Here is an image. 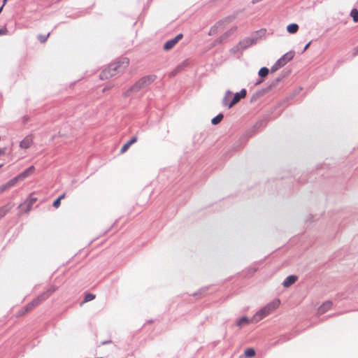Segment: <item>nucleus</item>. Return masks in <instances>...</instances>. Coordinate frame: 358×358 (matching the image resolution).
<instances>
[{"instance_id": "nucleus-48", "label": "nucleus", "mask_w": 358, "mask_h": 358, "mask_svg": "<svg viewBox=\"0 0 358 358\" xmlns=\"http://www.w3.org/2000/svg\"><path fill=\"white\" fill-rule=\"evenodd\" d=\"M357 48H358V46H357Z\"/></svg>"}, {"instance_id": "nucleus-41", "label": "nucleus", "mask_w": 358, "mask_h": 358, "mask_svg": "<svg viewBox=\"0 0 358 358\" xmlns=\"http://www.w3.org/2000/svg\"><path fill=\"white\" fill-rule=\"evenodd\" d=\"M65 195H66L65 193H64L62 195H60L57 199L61 201L62 199H63L65 197Z\"/></svg>"}, {"instance_id": "nucleus-5", "label": "nucleus", "mask_w": 358, "mask_h": 358, "mask_svg": "<svg viewBox=\"0 0 358 358\" xmlns=\"http://www.w3.org/2000/svg\"><path fill=\"white\" fill-rule=\"evenodd\" d=\"M57 290V287L55 285H50L46 291L41 293L40 295H38L36 298L33 299L31 301V306H38L40 304L42 301L47 299L53 292H55Z\"/></svg>"}, {"instance_id": "nucleus-25", "label": "nucleus", "mask_w": 358, "mask_h": 358, "mask_svg": "<svg viewBox=\"0 0 358 358\" xmlns=\"http://www.w3.org/2000/svg\"><path fill=\"white\" fill-rule=\"evenodd\" d=\"M223 117H224L223 114L219 113L218 115H217L215 117H214L211 120V124L213 125H216V124H219L222 120Z\"/></svg>"}, {"instance_id": "nucleus-17", "label": "nucleus", "mask_w": 358, "mask_h": 358, "mask_svg": "<svg viewBox=\"0 0 358 358\" xmlns=\"http://www.w3.org/2000/svg\"><path fill=\"white\" fill-rule=\"evenodd\" d=\"M332 306V302L330 301H327L323 303L318 308V313L322 314L327 312L328 310L331 308Z\"/></svg>"}, {"instance_id": "nucleus-22", "label": "nucleus", "mask_w": 358, "mask_h": 358, "mask_svg": "<svg viewBox=\"0 0 358 358\" xmlns=\"http://www.w3.org/2000/svg\"><path fill=\"white\" fill-rule=\"evenodd\" d=\"M233 95L232 92L230 90H227L225 92L224 96L222 99V105L224 106H227L229 104V99Z\"/></svg>"}, {"instance_id": "nucleus-36", "label": "nucleus", "mask_w": 358, "mask_h": 358, "mask_svg": "<svg viewBox=\"0 0 358 358\" xmlns=\"http://www.w3.org/2000/svg\"><path fill=\"white\" fill-rule=\"evenodd\" d=\"M8 33V29L6 27L0 29V36L6 35Z\"/></svg>"}, {"instance_id": "nucleus-24", "label": "nucleus", "mask_w": 358, "mask_h": 358, "mask_svg": "<svg viewBox=\"0 0 358 358\" xmlns=\"http://www.w3.org/2000/svg\"><path fill=\"white\" fill-rule=\"evenodd\" d=\"M31 302L29 303L25 307L22 308L20 310L18 311V315L21 316L25 314L26 313L32 310L33 308H34L36 306H31Z\"/></svg>"}, {"instance_id": "nucleus-8", "label": "nucleus", "mask_w": 358, "mask_h": 358, "mask_svg": "<svg viewBox=\"0 0 358 358\" xmlns=\"http://www.w3.org/2000/svg\"><path fill=\"white\" fill-rule=\"evenodd\" d=\"M230 22L229 18H225L222 20L218 21L214 26H213L208 32L209 36L214 35L217 33V31L220 29H222L224 28L226 24H227Z\"/></svg>"}, {"instance_id": "nucleus-45", "label": "nucleus", "mask_w": 358, "mask_h": 358, "mask_svg": "<svg viewBox=\"0 0 358 358\" xmlns=\"http://www.w3.org/2000/svg\"><path fill=\"white\" fill-rule=\"evenodd\" d=\"M3 5H2V6L0 7V13H1L2 10H3Z\"/></svg>"}, {"instance_id": "nucleus-15", "label": "nucleus", "mask_w": 358, "mask_h": 358, "mask_svg": "<svg viewBox=\"0 0 358 358\" xmlns=\"http://www.w3.org/2000/svg\"><path fill=\"white\" fill-rule=\"evenodd\" d=\"M295 55V52L293 50L289 51L288 52L283 55L280 59L284 63L285 65L288 62L292 60Z\"/></svg>"}, {"instance_id": "nucleus-2", "label": "nucleus", "mask_w": 358, "mask_h": 358, "mask_svg": "<svg viewBox=\"0 0 358 358\" xmlns=\"http://www.w3.org/2000/svg\"><path fill=\"white\" fill-rule=\"evenodd\" d=\"M157 76L155 75H148L142 77L134 85L129 87V89L125 92V96H129L133 93H136L141 90L150 85L155 80Z\"/></svg>"}, {"instance_id": "nucleus-11", "label": "nucleus", "mask_w": 358, "mask_h": 358, "mask_svg": "<svg viewBox=\"0 0 358 358\" xmlns=\"http://www.w3.org/2000/svg\"><path fill=\"white\" fill-rule=\"evenodd\" d=\"M17 181L19 180H17V178H16V176L9 180L7 182L0 186V193H2L7 190L8 189L13 187L17 183Z\"/></svg>"}, {"instance_id": "nucleus-20", "label": "nucleus", "mask_w": 358, "mask_h": 358, "mask_svg": "<svg viewBox=\"0 0 358 358\" xmlns=\"http://www.w3.org/2000/svg\"><path fill=\"white\" fill-rule=\"evenodd\" d=\"M250 320L247 316H243L239 320H238L236 322V324L239 328H241L243 325L245 324H249Z\"/></svg>"}, {"instance_id": "nucleus-7", "label": "nucleus", "mask_w": 358, "mask_h": 358, "mask_svg": "<svg viewBox=\"0 0 358 358\" xmlns=\"http://www.w3.org/2000/svg\"><path fill=\"white\" fill-rule=\"evenodd\" d=\"M37 201V198L34 197L33 194H31L29 197L19 205L18 208H21L24 213H28L31 210V206Z\"/></svg>"}, {"instance_id": "nucleus-46", "label": "nucleus", "mask_w": 358, "mask_h": 358, "mask_svg": "<svg viewBox=\"0 0 358 358\" xmlns=\"http://www.w3.org/2000/svg\"><path fill=\"white\" fill-rule=\"evenodd\" d=\"M7 0H3V5L4 6L5 3H6Z\"/></svg>"}, {"instance_id": "nucleus-1", "label": "nucleus", "mask_w": 358, "mask_h": 358, "mask_svg": "<svg viewBox=\"0 0 358 358\" xmlns=\"http://www.w3.org/2000/svg\"><path fill=\"white\" fill-rule=\"evenodd\" d=\"M129 59L127 57H121L115 62L110 64L100 74L101 80H107L118 73L123 72L129 66Z\"/></svg>"}, {"instance_id": "nucleus-10", "label": "nucleus", "mask_w": 358, "mask_h": 358, "mask_svg": "<svg viewBox=\"0 0 358 358\" xmlns=\"http://www.w3.org/2000/svg\"><path fill=\"white\" fill-rule=\"evenodd\" d=\"M236 29H237L236 27H234L231 28L230 29H229L228 31H227L226 32H224L222 36H220L215 40L216 43H222L224 41H225L229 36H231L236 31Z\"/></svg>"}, {"instance_id": "nucleus-42", "label": "nucleus", "mask_w": 358, "mask_h": 358, "mask_svg": "<svg viewBox=\"0 0 358 358\" xmlns=\"http://www.w3.org/2000/svg\"><path fill=\"white\" fill-rule=\"evenodd\" d=\"M112 341L110 340L109 341H103L101 343V345H106V344H108V343H110Z\"/></svg>"}, {"instance_id": "nucleus-16", "label": "nucleus", "mask_w": 358, "mask_h": 358, "mask_svg": "<svg viewBox=\"0 0 358 358\" xmlns=\"http://www.w3.org/2000/svg\"><path fill=\"white\" fill-rule=\"evenodd\" d=\"M138 140V138L137 136H133L129 141H128L121 148L120 150V152L121 153H124L132 145L134 144V143H136Z\"/></svg>"}, {"instance_id": "nucleus-27", "label": "nucleus", "mask_w": 358, "mask_h": 358, "mask_svg": "<svg viewBox=\"0 0 358 358\" xmlns=\"http://www.w3.org/2000/svg\"><path fill=\"white\" fill-rule=\"evenodd\" d=\"M283 76L282 77H277L275 78L274 80H273L271 83L269 84L268 88V89H271V88H273V87H275L278 85V84L281 81V80L282 79Z\"/></svg>"}, {"instance_id": "nucleus-40", "label": "nucleus", "mask_w": 358, "mask_h": 358, "mask_svg": "<svg viewBox=\"0 0 358 358\" xmlns=\"http://www.w3.org/2000/svg\"><path fill=\"white\" fill-rule=\"evenodd\" d=\"M310 43H311V41L308 42V43L305 45V47L303 48V50L302 52H305V51H306V50L309 48V46H310Z\"/></svg>"}, {"instance_id": "nucleus-18", "label": "nucleus", "mask_w": 358, "mask_h": 358, "mask_svg": "<svg viewBox=\"0 0 358 358\" xmlns=\"http://www.w3.org/2000/svg\"><path fill=\"white\" fill-rule=\"evenodd\" d=\"M266 32V29H260L259 30L255 31L252 34V38H256V43H257L259 38H261L262 36H264L265 35Z\"/></svg>"}, {"instance_id": "nucleus-14", "label": "nucleus", "mask_w": 358, "mask_h": 358, "mask_svg": "<svg viewBox=\"0 0 358 358\" xmlns=\"http://www.w3.org/2000/svg\"><path fill=\"white\" fill-rule=\"evenodd\" d=\"M33 143L32 138L30 136H27L20 143V147L21 148L27 149L29 148Z\"/></svg>"}, {"instance_id": "nucleus-12", "label": "nucleus", "mask_w": 358, "mask_h": 358, "mask_svg": "<svg viewBox=\"0 0 358 358\" xmlns=\"http://www.w3.org/2000/svg\"><path fill=\"white\" fill-rule=\"evenodd\" d=\"M34 170H35L34 166H31L28 167L27 169H26L25 170H24L20 174H18L16 176V178H17L18 180L24 179L27 176H29L31 173H32L34 171Z\"/></svg>"}, {"instance_id": "nucleus-13", "label": "nucleus", "mask_w": 358, "mask_h": 358, "mask_svg": "<svg viewBox=\"0 0 358 358\" xmlns=\"http://www.w3.org/2000/svg\"><path fill=\"white\" fill-rule=\"evenodd\" d=\"M298 277L295 275H290L287 276L283 281L282 285L285 287H289L297 280Z\"/></svg>"}, {"instance_id": "nucleus-34", "label": "nucleus", "mask_w": 358, "mask_h": 358, "mask_svg": "<svg viewBox=\"0 0 358 358\" xmlns=\"http://www.w3.org/2000/svg\"><path fill=\"white\" fill-rule=\"evenodd\" d=\"M49 36L50 33H48L47 35L40 34L38 36V39L40 41L41 43H45L47 41Z\"/></svg>"}, {"instance_id": "nucleus-19", "label": "nucleus", "mask_w": 358, "mask_h": 358, "mask_svg": "<svg viewBox=\"0 0 358 358\" xmlns=\"http://www.w3.org/2000/svg\"><path fill=\"white\" fill-rule=\"evenodd\" d=\"M177 44V43L176 42V41L172 38L171 40H169L167 41L164 44V46H163V49L166 51H168V50H170L171 49H172Z\"/></svg>"}, {"instance_id": "nucleus-43", "label": "nucleus", "mask_w": 358, "mask_h": 358, "mask_svg": "<svg viewBox=\"0 0 358 358\" xmlns=\"http://www.w3.org/2000/svg\"><path fill=\"white\" fill-rule=\"evenodd\" d=\"M262 1V0H252V3L253 4H255V3H259V2Z\"/></svg>"}, {"instance_id": "nucleus-39", "label": "nucleus", "mask_w": 358, "mask_h": 358, "mask_svg": "<svg viewBox=\"0 0 358 358\" xmlns=\"http://www.w3.org/2000/svg\"><path fill=\"white\" fill-rule=\"evenodd\" d=\"M6 148H0V155H3L6 154Z\"/></svg>"}, {"instance_id": "nucleus-35", "label": "nucleus", "mask_w": 358, "mask_h": 358, "mask_svg": "<svg viewBox=\"0 0 358 358\" xmlns=\"http://www.w3.org/2000/svg\"><path fill=\"white\" fill-rule=\"evenodd\" d=\"M60 203L61 201L59 200L58 199H56L52 203V206L57 208L60 206Z\"/></svg>"}, {"instance_id": "nucleus-44", "label": "nucleus", "mask_w": 358, "mask_h": 358, "mask_svg": "<svg viewBox=\"0 0 358 358\" xmlns=\"http://www.w3.org/2000/svg\"><path fill=\"white\" fill-rule=\"evenodd\" d=\"M262 82V80H257L255 83L256 85L260 84Z\"/></svg>"}, {"instance_id": "nucleus-4", "label": "nucleus", "mask_w": 358, "mask_h": 358, "mask_svg": "<svg viewBox=\"0 0 358 358\" xmlns=\"http://www.w3.org/2000/svg\"><path fill=\"white\" fill-rule=\"evenodd\" d=\"M256 44V38H252V36L250 37H246L239 41V43L234 47H233L230 52L232 54H236L237 52H242L249 47L252 46V45Z\"/></svg>"}, {"instance_id": "nucleus-9", "label": "nucleus", "mask_w": 358, "mask_h": 358, "mask_svg": "<svg viewBox=\"0 0 358 358\" xmlns=\"http://www.w3.org/2000/svg\"><path fill=\"white\" fill-rule=\"evenodd\" d=\"M247 91L245 89H242L239 92H236L233 95V98L228 105V108H231L233 106L236 104L241 99L246 96Z\"/></svg>"}, {"instance_id": "nucleus-47", "label": "nucleus", "mask_w": 358, "mask_h": 358, "mask_svg": "<svg viewBox=\"0 0 358 358\" xmlns=\"http://www.w3.org/2000/svg\"><path fill=\"white\" fill-rule=\"evenodd\" d=\"M3 166V164H0V168H1Z\"/></svg>"}, {"instance_id": "nucleus-30", "label": "nucleus", "mask_w": 358, "mask_h": 358, "mask_svg": "<svg viewBox=\"0 0 358 358\" xmlns=\"http://www.w3.org/2000/svg\"><path fill=\"white\" fill-rule=\"evenodd\" d=\"M350 16L352 17L355 22H358V10L356 8L352 9L350 12Z\"/></svg>"}, {"instance_id": "nucleus-28", "label": "nucleus", "mask_w": 358, "mask_h": 358, "mask_svg": "<svg viewBox=\"0 0 358 358\" xmlns=\"http://www.w3.org/2000/svg\"><path fill=\"white\" fill-rule=\"evenodd\" d=\"M268 69L267 67L264 66L259 69L258 75L262 78H264L268 74Z\"/></svg>"}, {"instance_id": "nucleus-37", "label": "nucleus", "mask_w": 358, "mask_h": 358, "mask_svg": "<svg viewBox=\"0 0 358 358\" xmlns=\"http://www.w3.org/2000/svg\"><path fill=\"white\" fill-rule=\"evenodd\" d=\"M183 37L182 34H178L173 39L176 41V43H178L180 39H182Z\"/></svg>"}, {"instance_id": "nucleus-23", "label": "nucleus", "mask_w": 358, "mask_h": 358, "mask_svg": "<svg viewBox=\"0 0 358 358\" xmlns=\"http://www.w3.org/2000/svg\"><path fill=\"white\" fill-rule=\"evenodd\" d=\"M283 66H285L284 63L280 59H278L275 62V64L271 67V72L273 73L278 70L280 68L282 67Z\"/></svg>"}, {"instance_id": "nucleus-31", "label": "nucleus", "mask_w": 358, "mask_h": 358, "mask_svg": "<svg viewBox=\"0 0 358 358\" xmlns=\"http://www.w3.org/2000/svg\"><path fill=\"white\" fill-rule=\"evenodd\" d=\"M188 62L187 60H185L183 61L182 63H180V64H178L175 69H176V71L179 72L182 71V69L186 67L187 65H188Z\"/></svg>"}, {"instance_id": "nucleus-38", "label": "nucleus", "mask_w": 358, "mask_h": 358, "mask_svg": "<svg viewBox=\"0 0 358 358\" xmlns=\"http://www.w3.org/2000/svg\"><path fill=\"white\" fill-rule=\"evenodd\" d=\"M178 73V71H176V69H173V70L170 73L169 76H170V77H173V76H175L176 75H177Z\"/></svg>"}, {"instance_id": "nucleus-26", "label": "nucleus", "mask_w": 358, "mask_h": 358, "mask_svg": "<svg viewBox=\"0 0 358 358\" xmlns=\"http://www.w3.org/2000/svg\"><path fill=\"white\" fill-rule=\"evenodd\" d=\"M244 355L246 358H252L255 355V350L253 348H247L245 350Z\"/></svg>"}, {"instance_id": "nucleus-21", "label": "nucleus", "mask_w": 358, "mask_h": 358, "mask_svg": "<svg viewBox=\"0 0 358 358\" xmlns=\"http://www.w3.org/2000/svg\"><path fill=\"white\" fill-rule=\"evenodd\" d=\"M299 30V25L296 23H291L287 26V31L289 34H295Z\"/></svg>"}, {"instance_id": "nucleus-6", "label": "nucleus", "mask_w": 358, "mask_h": 358, "mask_svg": "<svg viewBox=\"0 0 358 358\" xmlns=\"http://www.w3.org/2000/svg\"><path fill=\"white\" fill-rule=\"evenodd\" d=\"M57 290V287L55 285H50L46 291L41 293L40 295H38L36 298L33 299L31 301V306H38L40 304L42 301L47 299L53 292H55Z\"/></svg>"}, {"instance_id": "nucleus-32", "label": "nucleus", "mask_w": 358, "mask_h": 358, "mask_svg": "<svg viewBox=\"0 0 358 358\" xmlns=\"http://www.w3.org/2000/svg\"><path fill=\"white\" fill-rule=\"evenodd\" d=\"M207 287H203L201 289H199L198 292L194 293L192 295L196 297H201L206 294V292L207 290Z\"/></svg>"}, {"instance_id": "nucleus-29", "label": "nucleus", "mask_w": 358, "mask_h": 358, "mask_svg": "<svg viewBox=\"0 0 358 358\" xmlns=\"http://www.w3.org/2000/svg\"><path fill=\"white\" fill-rule=\"evenodd\" d=\"M10 208L8 206H4L0 208V219L3 217L9 211Z\"/></svg>"}, {"instance_id": "nucleus-33", "label": "nucleus", "mask_w": 358, "mask_h": 358, "mask_svg": "<svg viewBox=\"0 0 358 358\" xmlns=\"http://www.w3.org/2000/svg\"><path fill=\"white\" fill-rule=\"evenodd\" d=\"M95 298V295L92 293H88L85 296L84 302H88L93 300Z\"/></svg>"}, {"instance_id": "nucleus-3", "label": "nucleus", "mask_w": 358, "mask_h": 358, "mask_svg": "<svg viewBox=\"0 0 358 358\" xmlns=\"http://www.w3.org/2000/svg\"><path fill=\"white\" fill-rule=\"evenodd\" d=\"M279 303V300L268 303L266 306L263 307L256 313V314L252 317L251 322H259L275 310L278 306Z\"/></svg>"}]
</instances>
